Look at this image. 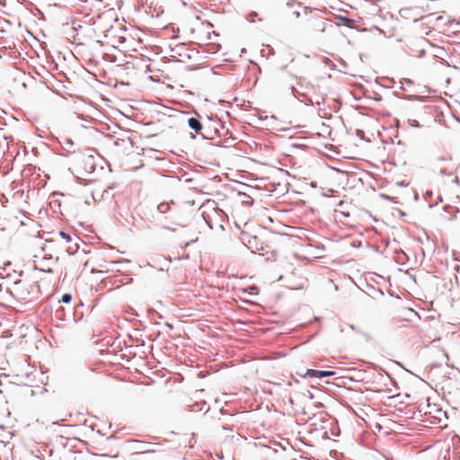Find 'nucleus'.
<instances>
[{
  "label": "nucleus",
  "instance_id": "nucleus-1",
  "mask_svg": "<svg viewBox=\"0 0 460 460\" xmlns=\"http://www.w3.org/2000/svg\"><path fill=\"white\" fill-rule=\"evenodd\" d=\"M241 242L252 252L257 253L264 250L263 243L256 235H252L249 233L243 232L240 236Z\"/></svg>",
  "mask_w": 460,
  "mask_h": 460
},
{
  "label": "nucleus",
  "instance_id": "nucleus-2",
  "mask_svg": "<svg viewBox=\"0 0 460 460\" xmlns=\"http://www.w3.org/2000/svg\"><path fill=\"white\" fill-rule=\"evenodd\" d=\"M74 309V306L71 305H58L55 311V317L62 321L68 320L70 318H72L73 321H76Z\"/></svg>",
  "mask_w": 460,
  "mask_h": 460
},
{
  "label": "nucleus",
  "instance_id": "nucleus-3",
  "mask_svg": "<svg viewBox=\"0 0 460 460\" xmlns=\"http://www.w3.org/2000/svg\"><path fill=\"white\" fill-rule=\"evenodd\" d=\"M336 374L335 371L331 370H316V369H306L305 373L299 374L303 378H318L322 379L324 377L333 376Z\"/></svg>",
  "mask_w": 460,
  "mask_h": 460
},
{
  "label": "nucleus",
  "instance_id": "nucleus-4",
  "mask_svg": "<svg viewBox=\"0 0 460 460\" xmlns=\"http://www.w3.org/2000/svg\"><path fill=\"white\" fill-rule=\"evenodd\" d=\"M188 126L190 128L195 131L196 134H199L202 137L203 139H209L203 132V125L200 121V116L197 114V117H190L188 119Z\"/></svg>",
  "mask_w": 460,
  "mask_h": 460
},
{
  "label": "nucleus",
  "instance_id": "nucleus-5",
  "mask_svg": "<svg viewBox=\"0 0 460 460\" xmlns=\"http://www.w3.org/2000/svg\"><path fill=\"white\" fill-rule=\"evenodd\" d=\"M147 447H143L141 448V453L142 454H150V453H158V452H163L164 449L161 447V444L160 443H151V442H144Z\"/></svg>",
  "mask_w": 460,
  "mask_h": 460
},
{
  "label": "nucleus",
  "instance_id": "nucleus-6",
  "mask_svg": "<svg viewBox=\"0 0 460 460\" xmlns=\"http://www.w3.org/2000/svg\"><path fill=\"white\" fill-rule=\"evenodd\" d=\"M62 148L66 151V156H68L72 154L75 153V150H66L65 146H74V141L71 138L65 137L62 141H59Z\"/></svg>",
  "mask_w": 460,
  "mask_h": 460
},
{
  "label": "nucleus",
  "instance_id": "nucleus-7",
  "mask_svg": "<svg viewBox=\"0 0 460 460\" xmlns=\"http://www.w3.org/2000/svg\"><path fill=\"white\" fill-rule=\"evenodd\" d=\"M337 19L346 27L348 28H353V25L355 23V20L348 17V16H344V15H338L337 16Z\"/></svg>",
  "mask_w": 460,
  "mask_h": 460
},
{
  "label": "nucleus",
  "instance_id": "nucleus-8",
  "mask_svg": "<svg viewBox=\"0 0 460 460\" xmlns=\"http://www.w3.org/2000/svg\"><path fill=\"white\" fill-rule=\"evenodd\" d=\"M394 95L397 98L408 100V101L420 100L422 98L421 96H419V95H402L397 92H394Z\"/></svg>",
  "mask_w": 460,
  "mask_h": 460
},
{
  "label": "nucleus",
  "instance_id": "nucleus-9",
  "mask_svg": "<svg viewBox=\"0 0 460 460\" xmlns=\"http://www.w3.org/2000/svg\"><path fill=\"white\" fill-rule=\"evenodd\" d=\"M158 213L165 214L170 210V204L168 202H162L156 208Z\"/></svg>",
  "mask_w": 460,
  "mask_h": 460
},
{
  "label": "nucleus",
  "instance_id": "nucleus-10",
  "mask_svg": "<svg viewBox=\"0 0 460 460\" xmlns=\"http://www.w3.org/2000/svg\"><path fill=\"white\" fill-rule=\"evenodd\" d=\"M400 89L402 90V91H407V88L405 87V85L407 86H411L413 85V81L411 79H408V78H402V80H400Z\"/></svg>",
  "mask_w": 460,
  "mask_h": 460
},
{
  "label": "nucleus",
  "instance_id": "nucleus-11",
  "mask_svg": "<svg viewBox=\"0 0 460 460\" xmlns=\"http://www.w3.org/2000/svg\"><path fill=\"white\" fill-rule=\"evenodd\" d=\"M198 405H200L199 411H204L205 412H208L209 411V409H210L209 405H208V403L205 401H203L200 403H197V404L191 405L190 406V408H191L190 410L191 411H195V407L198 406Z\"/></svg>",
  "mask_w": 460,
  "mask_h": 460
},
{
  "label": "nucleus",
  "instance_id": "nucleus-12",
  "mask_svg": "<svg viewBox=\"0 0 460 460\" xmlns=\"http://www.w3.org/2000/svg\"><path fill=\"white\" fill-rule=\"evenodd\" d=\"M72 295L70 293H64L61 296V299L58 301V303H64L67 305H70V303L72 301Z\"/></svg>",
  "mask_w": 460,
  "mask_h": 460
},
{
  "label": "nucleus",
  "instance_id": "nucleus-13",
  "mask_svg": "<svg viewBox=\"0 0 460 460\" xmlns=\"http://www.w3.org/2000/svg\"><path fill=\"white\" fill-rule=\"evenodd\" d=\"M58 234L60 235L61 238L66 240V243H72L73 242V239H72L71 235L68 233L61 230V231L58 232Z\"/></svg>",
  "mask_w": 460,
  "mask_h": 460
},
{
  "label": "nucleus",
  "instance_id": "nucleus-14",
  "mask_svg": "<svg viewBox=\"0 0 460 460\" xmlns=\"http://www.w3.org/2000/svg\"><path fill=\"white\" fill-rule=\"evenodd\" d=\"M78 248H79V244L77 242H75L73 245L68 247L67 252L70 254H74L78 250Z\"/></svg>",
  "mask_w": 460,
  "mask_h": 460
},
{
  "label": "nucleus",
  "instance_id": "nucleus-15",
  "mask_svg": "<svg viewBox=\"0 0 460 460\" xmlns=\"http://www.w3.org/2000/svg\"><path fill=\"white\" fill-rule=\"evenodd\" d=\"M290 90H291V93H292V95H293L295 98H298V96H299V95H300V96H305V93H299V92L296 89V87H295V86H291V87H290Z\"/></svg>",
  "mask_w": 460,
  "mask_h": 460
},
{
  "label": "nucleus",
  "instance_id": "nucleus-16",
  "mask_svg": "<svg viewBox=\"0 0 460 460\" xmlns=\"http://www.w3.org/2000/svg\"><path fill=\"white\" fill-rule=\"evenodd\" d=\"M325 64L329 66L331 70H334L336 68V65L328 58H325Z\"/></svg>",
  "mask_w": 460,
  "mask_h": 460
},
{
  "label": "nucleus",
  "instance_id": "nucleus-17",
  "mask_svg": "<svg viewBox=\"0 0 460 460\" xmlns=\"http://www.w3.org/2000/svg\"><path fill=\"white\" fill-rule=\"evenodd\" d=\"M409 124L412 128H420L421 127L420 122L416 119H409Z\"/></svg>",
  "mask_w": 460,
  "mask_h": 460
},
{
  "label": "nucleus",
  "instance_id": "nucleus-18",
  "mask_svg": "<svg viewBox=\"0 0 460 460\" xmlns=\"http://www.w3.org/2000/svg\"><path fill=\"white\" fill-rule=\"evenodd\" d=\"M370 288L373 290L374 293L379 294L380 296H384V291L379 288H375L373 286H370Z\"/></svg>",
  "mask_w": 460,
  "mask_h": 460
},
{
  "label": "nucleus",
  "instance_id": "nucleus-19",
  "mask_svg": "<svg viewBox=\"0 0 460 460\" xmlns=\"http://www.w3.org/2000/svg\"><path fill=\"white\" fill-rule=\"evenodd\" d=\"M295 4L300 5L301 4L299 2H296V0H288L287 5L289 7H293Z\"/></svg>",
  "mask_w": 460,
  "mask_h": 460
},
{
  "label": "nucleus",
  "instance_id": "nucleus-20",
  "mask_svg": "<svg viewBox=\"0 0 460 460\" xmlns=\"http://www.w3.org/2000/svg\"><path fill=\"white\" fill-rule=\"evenodd\" d=\"M439 173L441 175H450L451 174V172H447V170L446 168H441L439 170Z\"/></svg>",
  "mask_w": 460,
  "mask_h": 460
},
{
  "label": "nucleus",
  "instance_id": "nucleus-21",
  "mask_svg": "<svg viewBox=\"0 0 460 460\" xmlns=\"http://www.w3.org/2000/svg\"><path fill=\"white\" fill-rule=\"evenodd\" d=\"M30 288L31 289V291L36 288H40V286H39V283L37 281L33 282L32 284L30 285Z\"/></svg>",
  "mask_w": 460,
  "mask_h": 460
},
{
  "label": "nucleus",
  "instance_id": "nucleus-22",
  "mask_svg": "<svg viewBox=\"0 0 460 460\" xmlns=\"http://www.w3.org/2000/svg\"><path fill=\"white\" fill-rule=\"evenodd\" d=\"M349 328H350L352 331L356 332H360V333H362V332L358 330V328L356 325H354V324H349Z\"/></svg>",
  "mask_w": 460,
  "mask_h": 460
},
{
  "label": "nucleus",
  "instance_id": "nucleus-23",
  "mask_svg": "<svg viewBox=\"0 0 460 460\" xmlns=\"http://www.w3.org/2000/svg\"><path fill=\"white\" fill-rule=\"evenodd\" d=\"M375 101L380 102L382 101V96L379 93H376V96L374 97Z\"/></svg>",
  "mask_w": 460,
  "mask_h": 460
},
{
  "label": "nucleus",
  "instance_id": "nucleus-24",
  "mask_svg": "<svg viewBox=\"0 0 460 460\" xmlns=\"http://www.w3.org/2000/svg\"><path fill=\"white\" fill-rule=\"evenodd\" d=\"M450 159H451V157H448V158H447V157H446V156H439V157H438V159H437V160H438V161H447V160H450Z\"/></svg>",
  "mask_w": 460,
  "mask_h": 460
},
{
  "label": "nucleus",
  "instance_id": "nucleus-25",
  "mask_svg": "<svg viewBox=\"0 0 460 460\" xmlns=\"http://www.w3.org/2000/svg\"><path fill=\"white\" fill-rule=\"evenodd\" d=\"M340 63L342 66V67H344V68H346L348 66V64L342 58L340 59Z\"/></svg>",
  "mask_w": 460,
  "mask_h": 460
},
{
  "label": "nucleus",
  "instance_id": "nucleus-26",
  "mask_svg": "<svg viewBox=\"0 0 460 460\" xmlns=\"http://www.w3.org/2000/svg\"><path fill=\"white\" fill-rule=\"evenodd\" d=\"M305 88H306V89H313V90H314V89L315 88V86H314V84H312L311 83H308V84L305 85Z\"/></svg>",
  "mask_w": 460,
  "mask_h": 460
},
{
  "label": "nucleus",
  "instance_id": "nucleus-27",
  "mask_svg": "<svg viewBox=\"0 0 460 460\" xmlns=\"http://www.w3.org/2000/svg\"><path fill=\"white\" fill-rule=\"evenodd\" d=\"M165 326H166L167 328H169L170 330H172V329H173V325H172V323H165Z\"/></svg>",
  "mask_w": 460,
  "mask_h": 460
},
{
  "label": "nucleus",
  "instance_id": "nucleus-28",
  "mask_svg": "<svg viewBox=\"0 0 460 460\" xmlns=\"http://www.w3.org/2000/svg\"><path fill=\"white\" fill-rule=\"evenodd\" d=\"M163 228H164V229H166V230H171V231H173V230H174L173 228H172V227H170V226H163Z\"/></svg>",
  "mask_w": 460,
  "mask_h": 460
},
{
  "label": "nucleus",
  "instance_id": "nucleus-29",
  "mask_svg": "<svg viewBox=\"0 0 460 460\" xmlns=\"http://www.w3.org/2000/svg\"><path fill=\"white\" fill-rule=\"evenodd\" d=\"M298 79H299V82L297 83V84L299 86L303 87V84L301 83V81L304 80V78L303 77H299Z\"/></svg>",
  "mask_w": 460,
  "mask_h": 460
},
{
  "label": "nucleus",
  "instance_id": "nucleus-30",
  "mask_svg": "<svg viewBox=\"0 0 460 460\" xmlns=\"http://www.w3.org/2000/svg\"><path fill=\"white\" fill-rule=\"evenodd\" d=\"M294 14L296 16V18L300 17V12L299 11H295Z\"/></svg>",
  "mask_w": 460,
  "mask_h": 460
},
{
  "label": "nucleus",
  "instance_id": "nucleus-31",
  "mask_svg": "<svg viewBox=\"0 0 460 460\" xmlns=\"http://www.w3.org/2000/svg\"><path fill=\"white\" fill-rule=\"evenodd\" d=\"M361 134H364V131H363V130H361V129H358V130H357V135H358V136H360Z\"/></svg>",
  "mask_w": 460,
  "mask_h": 460
},
{
  "label": "nucleus",
  "instance_id": "nucleus-32",
  "mask_svg": "<svg viewBox=\"0 0 460 460\" xmlns=\"http://www.w3.org/2000/svg\"><path fill=\"white\" fill-rule=\"evenodd\" d=\"M249 289H251V291H253V290L257 289V288L255 286H252L249 288Z\"/></svg>",
  "mask_w": 460,
  "mask_h": 460
},
{
  "label": "nucleus",
  "instance_id": "nucleus-33",
  "mask_svg": "<svg viewBox=\"0 0 460 460\" xmlns=\"http://www.w3.org/2000/svg\"><path fill=\"white\" fill-rule=\"evenodd\" d=\"M308 102H309L308 104L314 105V102H313V101L310 98H308Z\"/></svg>",
  "mask_w": 460,
  "mask_h": 460
},
{
  "label": "nucleus",
  "instance_id": "nucleus-34",
  "mask_svg": "<svg viewBox=\"0 0 460 460\" xmlns=\"http://www.w3.org/2000/svg\"><path fill=\"white\" fill-rule=\"evenodd\" d=\"M322 102H324V98H323L322 101L316 102V104H320V103H322Z\"/></svg>",
  "mask_w": 460,
  "mask_h": 460
},
{
  "label": "nucleus",
  "instance_id": "nucleus-35",
  "mask_svg": "<svg viewBox=\"0 0 460 460\" xmlns=\"http://www.w3.org/2000/svg\"><path fill=\"white\" fill-rule=\"evenodd\" d=\"M322 102H324V98H323L322 101L316 102V104H320V103H322Z\"/></svg>",
  "mask_w": 460,
  "mask_h": 460
},
{
  "label": "nucleus",
  "instance_id": "nucleus-36",
  "mask_svg": "<svg viewBox=\"0 0 460 460\" xmlns=\"http://www.w3.org/2000/svg\"><path fill=\"white\" fill-rule=\"evenodd\" d=\"M322 102H324V98H323L322 101L316 102V104H320V103H322Z\"/></svg>",
  "mask_w": 460,
  "mask_h": 460
},
{
  "label": "nucleus",
  "instance_id": "nucleus-37",
  "mask_svg": "<svg viewBox=\"0 0 460 460\" xmlns=\"http://www.w3.org/2000/svg\"><path fill=\"white\" fill-rule=\"evenodd\" d=\"M194 242H196V240H191L190 242H188V243H187V245H189L190 243H194Z\"/></svg>",
  "mask_w": 460,
  "mask_h": 460
},
{
  "label": "nucleus",
  "instance_id": "nucleus-38",
  "mask_svg": "<svg viewBox=\"0 0 460 460\" xmlns=\"http://www.w3.org/2000/svg\"><path fill=\"white\" fill-rule=\"evenodd\" d=\"M311 186L314 188L316 186V183L315 182H311Z\"/></svg>",
  "mask_w": 460,
  "mask_h": 460
},
{
  "label": "nucleus",
  "instance_id": "nucleus-39",
  "mask_svg": "<svg viewBox=\"0 0 460 460\" xmlns=\"http://www.w3.org/2000/svg\"><path fill=\"white\" fill-rule=\"evenodd\" d=\"M414 199H419L418 193H415V195H414Z\"/></svg>",
  "mask_w": 460,
  "mask_h": 460
},
{
  "label": "nucleus",
  "instance_id": "nucleus-40",
  "mask_svg": "<svg viewBox=\"0 0 460 460\" xmlns=\"http://www.w3.org/2000/svg\"><path fill=\"white\" fill-rule=\"evenodd\" d=\"M270 53L274 54V49L272 48L270 49Z\"/></svg>",
  "mask_w": 460,
  "mask_h": 460
},
{
  "label": "nucleus",
  "instance_id": "nucleus-41",
  "mask_svg": "<svg viewBox=\"0 0 460 460\" xmlns=\"http://www.w3.org/2000/svg\"><path fill=\"white\" fill-rule=\"evenodd\" d=\"M426 194H427L428 196H430V195L432 194V192H431V191H427V192H426Z\"/></svg>",
  "mask_w": 460,
  "mask_h": 460
},
{
  "label": "nucleus",
  "instance_id": "nucleus-42",
  "mask_svg": "<svg viewBox=\"0 0 460 460\" xmlns=\"http://www.w3.org/2000/svg\"><path fill=\"white\" fill-rule=\"evenodd\" d=\"M425 54V50H420V55H424Z\"/></svg>",
  "mask_w": 460,
  "mask_h": 460
},
{
  "label": "nucleus",
  "instance_id": "nucleus-43",
  "mask_svg": "<svg viewBox=\"0 0 460 460\" xmlns=\"http://www.w3.org/2000/svg\"><path fill=\"white\" fill-rule=\"evenodd\" d=\"M191 138L192 139H195L196 138V136L194 134H191Z\"/></svg>",
  "mask_w": 460,
  "mask_h": 460
},
{
  "label": "nucleus",
  "instance_id": "nucleus-44",
  "mask_svg": "<svg viewBox=\"0 0 460 460\" xmlns=\"http://www.w3.org/2000/svg\"><path fill=\"white\" fill-rule=\"evenodd\" d=\"M49 258H51V255H49V256L45 255V257H44V259H49Z\"/></svg>",
  "mask_w": 460,
  "mask_h": 460
},
{
  "label": "nucleus",
  "instance_id": "nucleus-45",
  "mask_svg": "<svg viewBox=\"0 0 460 460\" xmlns=\"http://www.w3.org/2000/svg\"><path fill=\"white\" fill-rule=\"evenodd\" d=\"M251 14H252V16L257 15V13H256L255 12H252Z\"/></svg>",
  "mask_w": 460,
  "mask_h": 460
},
{
  "label": "nucleus",
  "instance_id": "nucleus-46",
  "mask_svg": "<svg viewBox=\"0 0 460 460\" xmlns=\"http://www.w3.org/2000/svg\"><path fill=\"white\" fill-rule=\"evenodd\" d=\"M324 438H328V433L327 432H324Z\"/></svg>",
  "mask_w": 460,
  "mask_h": 460
},
{
  "label": "nucleus",
  "instance_id": "nucleus-47",
  "mask_svg": "<svg viewBox=\"0 0 460 460\" xmlns=\"http://www.w3.org/2000/svg\"><path fill=\"white\" fill-rule=\"evenodd\" d=\"M382 197L388 199V196H386L385 194H383Z\"/></svg>",
  "mask_w": 460,
  "mask_h": 460
}]
</instances>
